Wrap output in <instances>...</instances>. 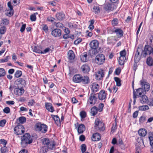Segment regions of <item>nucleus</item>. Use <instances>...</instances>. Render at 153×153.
<instances>
[{
	"mask_svg": "<svg viewBox=\"0 0 153 153\" xmlns=\"http://www.w3.org/2000/svg\"><path fill=\"white\" fill-rule=\"evenodd\" d=\"M73 80L75 83H82L84 84H87L90 82L89 78L88 76H83L79 74L74 75L73 77Z\"/></svg>",
	"mask_w": 153,
	"mask_h": 153,
	"instance_id": "obj_1",
	"label": "nucleus"
},
{
	"mask_svg": "<svg viewBox=\"0 0 153 153\" xmlns=\"http://www.w3.org/2000/svg\"><path fill=\"white\" fill-rule=\"evenodd\" d=\"M32 141L30 135L28 133H26L21 138V145L23 147H25L28 144L31 143Z\"/></svg>",
	"mask_w": 153,
	"mask_h": 153,
	"instance_id": "obj_2",
	"label": "nucleus"
},
{
	"mask_svg": "<svg viewBox=\"0 0 153 153\" xmlns=\"http://www.w3.org/2000/svg\"><path fill=\"white\" fill-rule=\"evenodd\" d=\"M35 127L36 131H40L42 133H45L47 131V126L44 124L37 123L35 125Z\"/></svg>",
	"mask_w": 153,
	"mask_h": 153,
	"instance_id": "obj_3",
	"label": "nucleus"
},
{
	"mask_svg": "<svg viewBox=\"0 0 153 153\" xmlns=\"http://www.w3.org/2000/svg\"><path fill=\"white\" fill-rule=\"evenodd\" d=\"M94 127L97 131H104L105 128L104 124L101 122L100 119H97L95 122Z\"/></svg>",
	"mask_w": 153,
	"mask_h": 153,
	"instance_id": "obj_4",
	"label": "nucleus"
},
{
	"mask_svg": "<svg viewBox=\"0 0 153 153\" xmlns=\"http://www.w3.org/2000/svg\"><path fill=\"white\" fill-rule=\"evenodd\" d=\"M105 58L104 55L102 54H99L96 56L95 61L98 65H102L105 62Z\"/></svg>",
	"mask_w": 153,
	"mask_h": 153,
	"instance_id": "obj_5",
	"label": "nucleus"
},
{
	"mask_svg": "<svg viewBox=\"0 0 153 153\" xmlns=\"http://www.w3.org/2000/svg\"><path fill=\"white\" fill-rule=\"evenodd\" d=\"M133 96L135 97H139L144 94V91L142 88H140L138 89H134V86H133Z\"/></svg>",
	"mask_w": 153,
	"mask_h": 153,
	"instance_id": "obj_6",
	"label": "nucleus"
},
{
	"mask_svg": "<svg viewBox=\"0 0 153 153\" xmlns=\"http://www.w3.org/2000/svg\"><path fill=\"white\" fill-rule=\"evenodd\" d=\"M97 98L96 94L91 93L90 94L89 98L87 100V104L91 105H94L97 102Z\"/></svg>",
	"mask_w": 153,
	"mask_h": 153,
	"instance_id": "obj_7",
	"label": "nucleus"
},
{
	"mask_svg": "<svg viewBox=\"0 0 153 153\" xmlns=\"http://www.w3.org/2000/svg\"><path fill=\"white\" fill-rule=\"evenodd\" d=\"M14 131L15 134L17 135L21 134L24 133L25 129L22 125H18L14 128Z\"/></svg>",
	"mask_w": 153,
	"mask_h": 153,
	"instance_id": "obj_8",
	"label": "nucleus"
},
{
	"mask_svg": "<svg viewBox=\"0 0 153 153\" xmlns=\"http://www.w3.org/2000/svg\"><path fill=\"white\" fill-rule=\"evenodd\" d=\"M140 84L142 86V88L143 89L144 92L148 91L150 89V85L149 83L146 82V80L144 79H142L140 81Z\"/></svg>",
	"mask_w": 153,
	"mask_h": 153,
	"instance_id": "obj_9",
	"label": "nucleus"
},
{
	"mask_svg": "<svg viewBox=\"0 0 153 153\" xmlns=\"http://www.w3.org/2000/svg\"><path fill=\"white\" fill-rule=\"evenodd\" d=\"M112 32L113 33H115L118 38H120L123 35V30L118 27H114L112 30Z\"/></svg>",
	"mask_w": 153,
	"mask_h": 153,
	"instance_id": "obj_10",
	"label": "nucleus"
},
{
	"mask_svg": "<svg viewBox=\"0 0 153 153\" xmlns=\"http://www.w3.org/2000/svg\"><path fill=\"white\" fill-rule=\"evenodd\" d=\"M42 140L43 144L44 145V146L48 147L50 149H52L55 146L54 144L50 143L48 138H44Z\"/></svg>",
	"mask_w": 153,
	"mask_h": 153,
	"instance_id": "obj_11",
	"label": "nucleus"
},
{
	"mask_svg": "<svg viewBox=\"0 0 153 153\" xmlns=\"http://www.w3.org/2000/svg\"><path fill=\"white\" fill-rule=\"evenodd\" d=\"M14 91L16 95L21 96L24 93V90L22 87L19 88V86H18V88L14 89Z\"/></svg>",
	"mask_w": 153,
	"mask_h": 153,
	"instance_id": "obj_12",
	"label": "nucleus"
},
{
	"mask_svg": "<svg viewBox=\"0 0 153 153\" xmlns=\"http://www.w3.org/2000/svg\"><path fill=\"white\" fill-rule=\"evenodd\" d=\"M104 75L103 71L100 69L95 74L96 79L98 80H100L104 76Z\"/></svg>",
	"mask_w": 153,
	"mask_h": 153,
	"instance_id": "obj_13",
	"label": "nucleus"
},
{
	"mask_svg": "<svg viewBox=\"0 0 153 153\" xmlns=\"http://www.w3.org/2000/svg\"><path fill=\"white\" fill-rule=\"evenodd\" d=\"M51 34L55 37H59L61 34V30L59 29H55L52 31Z\"/></svg>",
	"mask_w": 153,
	"mask_h": 153,
	"instance_id": "obj_14",
	"label": "nucleus"
},
{
	"mask_svg": "<svg viewBox=\"0 0 153 153\" xmlns=\"http://www.w3.org/2000/svg\"><path fill=\"white\" fill-rule=\"evenodd\" d=\"M99 43L98 41L94 40L92 41L90 43L91 48L94 50H96L98 47Z\"/></svg>",
	"mask_w": 153,
	"mask_h": 153,
	"instance_id": "obj_15",
	"label": "nucleus"
},
{
	"mask_svg": "<svg viewBox=\"0 0 153 153\" xmlns=\"http://www.w3.org/2000/svg\"><path fill=\"white\" fill-rule=\"evenodd\" d=\"M106 93L104 90L101 91L98 93V98L100 100H105L106 98Z\"/></svg>",
	"mask_w": 153,
	"mask_h": 153,
	"instance_id": "obj_16",
	"label": "nucleus"
},
{
	"mask_svg": "<svg viewBox=\"0 0 153 153\" xmlns=\"http://www.w3.org/2000/svg\"><path fill=\"white\" fill-rule=\"evenodd\" d=\"M90 88L92 91L94 93H95L99 90V85L97 83H93L91 85Z\"/></svg>",
	"mask_w": 153,
	"mask_h": 153,
	"instance_id": "obj_17",
	"label": "nucleus"
},
{
	"mask_svg": "<svg viewBox=\"0 0 153 153\" xmlns=\"http://www.w3.org/2000/svg\"><path fill=\"white\" fill-rule=\"evenodd\" d=\"M16 83L18 85H20V87L24 86L26 84L25 81L23 79L19 78L16 81Z\"/></svg>",
	"mask_w": 153,
	"mask_h": 153,
	"instance_id": "obj_18",
	"label": "nucleus"
},
{
	"mask_svg": "<svg viewBox=\"0 0 153 153\" xmlns=\"http://www.w3.org/2000/svg\"><path fill=\"white\" fill-rule=\"evenodd\" d=\"M51 117L53 118L56 124L58 126H60L61 125L60 120L57 115H51Z\"/></svg>",
	"mask_w": 153,
	"mask_h": 153,
	"instance_id": "obj_19",
	"label": "nucleus"
},
{
	"mask_svg": "<svg viewBox=\"0 0 153 153\" xmlns=\"http://www.w3.org/2000/svg\"><path fill=\"white\" fill-rule=\"evenodd\" d=\"M81 69L82 71L84 73H87L89 72L90 68L88 65L86 64H84L82 66Z\"/></svg>",
	"mask_w": 153,
	"mask_h": 153,
	"instance_id": "obj_20",
	"label": "nucleus"
},
{
	"mask_svg": "<svg viewBox=\"0 0 153 153\" xmlns=\"http://www.w3.org/2000/svg\"><path fill=\"white\" fill-rule=\"evenodd\" d=\"M45 106L46 109L49 111L53 112L55 111L54 108L51 103H46Z\"/></svg>",
	"mask_w": 153,
	"mask_h": 153,
	"instance_id": "obj_21",
	"label": "nucleus"
},
{
	"mask_svg": "<svg viewBox=\"0 0 153 153\" xmlns=\"http://www.w3.org/2000/svg\"><path fill=\"white\" fill-rule=\"evenodd\" d=\"M77 126L78 127L77 128V131L79 134L82 133L85 130V127L83 124L78 125L77 124Z\"/></svg>",
	"mask_w": 153,
	"mask_h": 153,
	"instance_id": "obj_22",
	"label": "nucleus"
},
{
	"mask_svg": "<svg viewBox=\"0 0 153 153\" xmlns=\"http://www.w3.org/2000/svg\"><path fill=\"white\" fill-rule=\"evenodd\" d=\"M56 16L59 20H62L65 18V15L63 12H60L56 13Z\"/></svg>",
	"mask_w": 153,
	"mask_h": 153,
	"instance_id": "obj_23",
	"label": "nucleus"
},
{
	"mask_svg": "<svg viewBox=\"0 0 153 153\" xmlns=\"http://www.w3.org/2000/svg\"><path fill=\"white\" fill-rule=\"evenodd\" d=\"M100 138V136L99 134L96 133L93 134L91 139L93 141H96L99 140Z\"/></svg>",
	"mask_w": 153,
	"mask_h": 153,
	"instance_id": "obj_24",
	"label": "nucleus"
},
{
	"mask_svg": "<svg viewBox=\"0 0 153 153\" xmlns=\"http://www.w3.org/2000/svg\"><path fill=\"white\" fill-rule=\"evenodd\" d=\"M32 48L33 52L37 53H41V48L39 46H32Z\"/></svg>",
	"mask_w": 153,
	"mask_h": 153,
	"instance_id": "obj_25",
	"label": "nucleus"
},
{
	"mask_svg": "<svg viewBox=\"0 0 153 153\" xmlns=\"http://www.w3.org/2000/svg\"><path fill=\"white\" fill-rule=\"evenodd\" d=\"M140 102L142 104L146 103L147 101L148 97L145 95H143L139 99Z\"/></svg>",
	"mask_w": 153,
	"mask_h": 153,
	"instance_id": "obj_26",
	"label": "nucleus"
},
{
	"mask_svg": "<svg viewBox=\"0 0 153 153\" xmlns=\"http://www.w3.org/2000/svg\"><path fill=\"white\" fill-rule=\"evenodd\" d=\"M99 111L97 108L96 106H94L91 109V114L93 116H95Z\"/></svg>",
	"mask_w": 153,
	"mask_h": 153,
	"instance_id": "obj_27",
	"label": "nucleus"
},
{
	"mask_svg": "<svg viewBox=\"0 0 153 153\" xmlns=\"http://www.w3.org/2000/svg\"><path fill=\"white\" fill-rule=\"evenodd\" d=\"M117 89L118 88H117L114 85H111L110 87L108 88V90L111 93L112 92V91H113V92L115 93L117 91Z\"/></svg>",
	"mask_w": 153,
	"mask_h": 153,
	"instance_id": "obj_28",
	"label": "nucleus"
},
{
	"mask_svg": "<svg viewBox=\"0 0 153 153\" xmlns=\"http://www.w3.org/2000/svg\"><path fill=\"white\" fill-rule=\"evenodd\" d=\"M138 133L140 136L144 137L147 134V131L145 129H140L138 131Z\"/></svg>",
	"mask_w": 153,
	"mask_h": 153,
	"instance_id": "obj_29",
	"label": "nucleus"
},
{
	"mask_svg": "<svg viewBox=\"0 0 153 153\" xmlns=\"http://www.w3.org/2000/svg\"><path fill=\"white\" fill-rule=\"evenodd\" d=\"M87 54L86 53H84L80 56V59L81 61L83 62H87L88 59L87 58Z\"/></svg>",
	"mask_w": 153,
	"mask_h": 153,
	"instance_id": "obj_30",
	"label": "nucleus"
},
{
	"mask_svg": "<svg viewBox=\"0 0 153 153\" xmlns=\"http://www.w3.org/2000/svg\"><path fill=\"white\" fill-rule=\"evenodd\" d=\"M48 149H49V148H48V147L44 146L39 149V153H45L48 151Z\"/></svg>",
	"mask_w": 153,
	"mask_h": 153,
	"instance_id": "obj_31",
	"label": "nucleus"
},
{
	"mask_svg": "<svg viewBox=\"0 0 153 153\" xmlns=\"http://www.w3.org/2000/svg\"><path fill=\"white\" fill-rule=\"evenodd\" d=\"M126 61V57L120 56L119 58L118 62L120 65H124Z\"/></svg>",
	"mask_w": 153,
	"mask_h": 153,
	"instance_id": "obj_32",
	"label": "nucleus"
},
{
	"mask_svg": "<svg viewBox=\"0 0 153 153\" xmlns=\"http://www.w3.org/2000/svg\"><path fill=\"white\" fill-rule=\"evenodd\" d=\"M112 5L110 4H106L104 5V8L106 11H110L112 10L113 8Z\"/></svg>",
	"mask_w": 153,
	"mask_h": 153,
	"instance_id": "obj_33",
	"label": "nucleus"
},
{
	"mask_svg": "<svg viewBox=\"0 0 153 153\" xmlns=\"http://www.w3.org/2000/svg\"><path fill=\"white\" fill-rule=\"evenodd\" d=\"M68 56L70 60H73L75 58V55L72 51H70L68 52Z\"/></svg>",
	"mask_w": 153,
	"mask_h": 153,
	"instance_id": "obj_34",
	"label": "nucleus"
},
{
	"mask_svg": "<svg viewBox=\"0 0 153 153\" xmlns=\"http://www.w3.org/2000/svg\"><path fill=\"white\" fill-rule=\"evenodd\" d=\"M146 63L149 66H152L153 64V60L152 57H148L146 60Z\"/></svg>",
	"mask_w": 153,
	"mask_h": 153,
	"instance_id": "obj_35",
	"label": "nucleus"
},
{
	"mask_svg": "<svg viewBox=\"0 0 153 153\" xmlns=\"http://www.w3.org/2000/svg\"><path fill=\"white\" fill-rule=\"evenodd\" d=\"M47 20L48 22H51L53 24H55L56 22V19L54 18L51 16L48 17Z\"/></svg>",
	"mask_w": 153,
	"mask_h": 153,
	"instance_id": "obj_36",
	"label": "nucleus"
},
{
	"mask_svg": "<svg viewBox=\"0 0 153 153\" xmlns=\"http://www.w3.org/2000/svg\"><path fill=\"white\" fill-rule=\"evenodd\" d=\"M22 75V72L20 70H18L16 71L15 74V76L16 78L20 77Z\"/></svg>",
	"mask_w": 153,
	"mask_h": 153,
	"instance_id": "obj_37",
	"label": "nucleus"
},
{
	"mask_svg": "<svg viewBox=\"0 0 153 153\" xmlns=\"http://www.w3.org/2000/svg\"><path fill=\"white\" fill-rule=\"evenodd\" d=\"M149 109V106L146 105H142L139 107V110L140 111H144L148 110Z\"/></svg>",
	"mask_w": 153,
	"mask_h": 153,
	"instance_id": "obj_38",
	"label": "nucleus"
},
{
	"mask_svg": "<svg viewBox=\"0 0 153 153\" xmlns=\"http://www.w3.org/2000/svg\"><path fill=\"white\" fill-rule=\"evenodd\" d=\"M114 80L116 82V85L118 86H120L121 85L120 80L117 77H114Z\"/></svg>",
	"mask_w": 153,
	"mask_h": 153,
	"instance_id": "obj_39",
	"label": "nucleus"
},
{
	"mask_svg": "<svg viewBox=\"0 0 153 153\" xmlns=\"http://www.w3.org/2000/svg\"><path fill=\"white\" fill-rule=\"evenodd\" d=\"M6 71L3 68H0V77H3L6 75Z\"/></svg>",
	"mask_w": 153,
	"mask_h": 153,
	"instance_id": "obj_40",
	"label": "nucleus"
},
{
	"mask_svg": "<svg viewBox=\"0 0 153 153\" xmlns=\"http://www.w3.org/2000/svg\"><path fill=\"white\" fill-rule=\"evenodd\" d=\"M93 11L95 14H97L100 12V8L97 6H94L93 8Z\"/></svg>",
	"mask_w": 153,
	"mask_h": 153,
	"instance_id": "obj_41",
	"label": "nucleus"
},
{
	"mask_svg": "<svg viewBox=\"0 0 153 153\" xmlns=\"http://www.w3.org/2000/svg\"><path fill=\"white\" fill-rule=\"evenodd\" d=\"M111 23L113 26H114L117 25L118 23V19L117 18L114 19L112 20Z\"/></svg>",
	"mask_w": 153,
	"mask_h": 153,
	"instance_id": "obj_42",
	"label": "nucleus"
},
{
	"mask_svg": "<svg viewBox=\"0 0 153 153\" xmlns=\"http://www.w3.org/2000/svg\"><path fill=\"white\" fill-rule=\"evenodd\" d=\"M139 54L140 53L138 51V50H137L135 56V60L138 61L140 60V57L139 56Z\"/></svg>",
	"mask_w": 153,
	"mask_h": 153,
	"instance_id": "obj_43",
	"label": "nucleus"
},
{
	"mask_svg": "<svg viewBox=\"0 0 153 153\" xmlns=\"http://www.w3.org/2000/svg\"><path fill=\"white\" fill-rule=\"evenodd\" d=\"M19 122L21 123H23L26 121V118L24 117H21L19 119Z\"/></svg>",
	"mask_w": 153,
	"mask_h": 153,
	"instance_id": "obj_44",
	"label": "nucleus"
},
{
	"mask_svg": "<svg viewBox=\"0 0 153 153\" xmlns=\"http://www.w3.org/2000/svg\"><path fill=\"white\" fill-rule=\"evenodd\" d=\"M42 29L46 33L48 32V26L46 24H43L42 25Z\"/></svg>",
	"mask_w": 153,
	"mask_h": 153,
	"instance_id": "obj_45",
	"label": "nucleus"
},
{
	"mask_svg": "<svg viewBox=\"0 0 153 153\" xmlns=\"http://www.w3.org/2000/svg\"><path fill=\"white\" fill-rule=\"evenodd\" d=\"M6 31V28L5 27H2L0 28V33L1 34H4Z\"/></svg>",
	"mask_w": 153,
	"mask_h": 153,
	"instance_id": "obj_46",
	"label": "nucleus"
},
{
	"mask_svg": "<svg viewBox=\"0 0 153 153\" xmlns=\"http://www.w3.org/2000/svg\"><path fill=\"white\" fill-rule=\"evenodd\" d=\"M120 56L126 57V52L125 50H124L121 51L120 53Z\"/></svg>",
	"mask_w": 153,
	"mask_h": 153,
	"instance_id": "obj_47",
	"label": "nucleus"
},
{
	"mask_svg": "<svg viewBox=\"0 0 153 153\" xmlns=\"http://www.w3.org/2000/svg\"><path fill=\"white\" fill-rule=\"evenodd\" d=\"M104 104L102 103H100L99 104L97 109L99 111V112H100L102 111L103 108L104 107Z\"/></svg>",
	"mask_w": 153,
	"mask_h": 153,
	"instance_id": "obj_48",
	"label": "nucleus"
},
{
	"mask_svg": "<svg viewBox=\"0 0 153 153\" xmlns=\"http://www.w3.org/2000/svg\"><path fill=\"white\" fill-rule=\"evenodd\" d=\"M81 150L82 153L84 152L86 150V147L85 144H82L81 146Z\"/></svg>",
	"mask_w": 153,
	"mask_h": 153,
	"instance_id": "obj_49",
	"label": "nucleus"
},
{
	"mask_svg": "<svg viewBox=\"0 0 153 153\" xmlns=\"http://www.w3.org/2000/svg\"><path fill=\"white\" fill-rule=\"evenodd\" d=\"M146 120V118L144 116H142L139 119V122L140 124L143 123Z\"/></svg>",
	"mask_w": 153,
	"mask_h": 153,
	"instance_id": "obj_50",
	"label": "nucleus"
},
{
	"mask_svg": "<svg viewBox=\"0 0 153 153\" xmlns=\"http://www.w3.org/2000/svg\"><path fill=\"white\" fill-rule=\"evenodd\" d=\"M80 116L82 118H84L86 117V113L84 111L80 112Z\"/></svg>",
	"mask_w": 153,
	"mask_h": 153,
	"instance_id": "obj_51",
	"label": "nucleus"
},
{
	"mask_svg": "<svg viewBox=\"0 0 153 153\" xmlns=\"http://www.w3.org/2000/svg\"><path fill=\"white\" fill-rule=\"evenodd\" d=\"M117 123H115L113 124L111 128V131L114 132L117 129Z\"/></svg>",
	"mask_w": 153,
	"mask_h": 153,
	"instance_id": "obj_52",
	"label": "nucleus"
},
{
	"mask_svg": "<svg viewBox=\"0 0 153 153\" xmlns=\"http://www.w3.org/2000/svg\"><path fill=\"white\" fill-rule=\"evenodd\" d=\"M82 40L81 38H79L74 41V44L76 45H77L81 42L82 41Z\"/></svg>",
	"mask_w": 153,
	"mask_h": 153,
	"instance_id": "obj_53",
	"label": "nucleus"
},
{
	"mask_svg": "<svg viewBox=\"0 0 153 153\" xmlns=\"http://www.w3.org/2000/svg\"><path fill=\"white\" fill-rule=\"evenodd\" d=\"M7 148L6 147V146H4L3 147H2L1 149V153H7Z\"/></svg>",
	"mask_w": 153,
	"mask_h": 153,
	"instance_id": "obj_54",
	"label": "nucleus"
},
{
	"mask_svg": "<svg viewBox=\"0 0 153 153\" xmlns=\"http://www.w3.org/2000/svg\"><path fill=\"white\" fill-rule=\"evenodd\" d=\"M9 59V56H8L5 57L4 59H2L1 60V62H7Z\"/></svg>",
	"mask_w": 153,
	"mask_h": 153,
	"instance_id": "obj_55",
	"label": "nucleus"
},
{
	"mask_svg": "<svg viewBox=\"0 0 153 153\" xmlns=\"http://www.w3.org/2000/svg\"><path fill=\"white\" fill-rule=\"evenodd\" d=\"M51 49L50 48H45L43 51H42L41 54H45L49 52Z\"/></svg>",
	"mask_w": 153,
	"mask_h": 153,
	"instance_id": "obj_56",
	"label": "nucleus"
},
{
	"mask_svg": "<svg viewBox=\"0 0 153 153\" xmlns=\"http://www.w3.org/2000/svg\"><path fill=\"white\" fill-rule=\"evenodd\" d=\"M10 109L8 107H5L4 109H3V111L4 113L6 114H8L10 113Z\"/></svg>",
	"mask_w": 153,
	"mask_h": 153,
	"instance_id": "obj_57",
	"label": "nucleus"
},
{
	"mask_svg": "<svg viewBox=\"0 0 153 153\" xmlns=\"http://www.w3.org/2000/svg\"><path fill=\"white\" fill-rule=\"evenodd\" d=\"M121 71V69L119 68H117L116 69L115 71V73L117 75H119L120 74V72Z\"/></svg>",
	"mask_w": 153,
	"mask_h": 153,
	"instance_id": "obj_58",
	"label": "nucleus"
},
{
	"mask_svg": "<svg viewBox=\"0 0 153 153\" xmlns=\"http://www.w3.org/2000/svg\"><path fill=\"white\" fill-rule=\"evenodd\" d=\"M6 123L5 120H3L0 121V126L3 127Z\"/></svg>",
	"mask_w": 153,
	"mask_h": 153,
	"instance_id": "obj_59",
	"label": "nucleus"
},
{
	"mask_svg": "<svg viewBox=\"0 0 153 153\" xmlns=\"http://www.w3.org/2000/svg\"><path fill=\"white\" fill-rule=\"evenodd\" d=\"M36 16L35 14H32L30 16V19L32 21H35L36 20Z\"/></svg>",
	"mask_w": 153,
	"mask_h": 153,
	"instance_id": "obj_60",
	"label": "nucleus"
},
{
	"mask_svg": "<svg viewBox=\"0 0 153 153\" xmlns=\"http://www.w3.org/2000/svg\"><path fill=\"white\" fill-rule=\"evenodd\" d=\"M13 10H10L9 11H8L7 12V15L9 16H11L13 15Z\"/></svg>",
	"mask_w": 153,
	"mask_h": 153,
	"instance_id": "obj_61",
	"label": "nucleus"
},
{
	"mask_svg": "<svg viewBox=\"0 0 153 153\" xmlns=\"http://www.w3.org/2000/svg\"><path fill=\"white\" fill-rule=\"evenodd\" d=\"M2 23L5 25H7L9 23L8 20L6 19H2Z\"/></svg>",
	"mask_w": 153,
	"mask_h": 153,
	"instance_id": "obj_62",
	"label": "nucleus"
},
{
	"mask_svg": "<svg viewBox=\"0 0 153 153\" xmlns=\"http://www.w3.org/2000/svg\"><path fill=\"white\" fill-rule=\"evenodd\" d=\"M35 103V101L33 99L30 100L28 102V105L29 106H32Z\"/></svg>",
	"mask_w": 153,
	"mask_h": 153,
	"instance_id": "obj_63",
	"label": "nucleus"
},
{
	"mask_svg": "<svg viewBox=\"0 0 153 153\" xmlns=\"http://www.w3.org/2000/svg\"><path fill=\"white\" fill-rule=\"evenodd\" d=\"M149 139L150 141V145L151 146H153V137L150 136L149 137Z\"/></svg>",
	"mask_w": 153,
	"mask_h": 153,
	"instance_id": "obj_64",
	"label": "nucleus"
}]
</instances>
